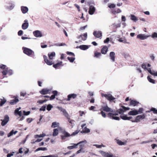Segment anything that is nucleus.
I'll return each mask as SVG.
<instances>
[{"mask_svg":"<svg viewBox=\"0 0 157 157\" xmlns=\"http://www.w3.org/2000/svg\"><path fill=\"white\" fill-rule=\"evenodd\" d=\"M18 101V99L17 97H15L14 99L11 100L10 103V105H13L16 104Z\"/></svg>","mask_w":157,"mask_h":157,"instance_id":"nucleus-21","label":"nucleus"},{"mask_svg":"<svg viewBox=\"0 0 157 157\" xmlns=\"http://www.w3.org/2000/svg\"><path fill=\"white\" fill-rule=\"evenodd\" d=\"M52 93L53 94V95H54L55 96H57L58 95V92L56 90L53 91Z\"/></svg>","mask_w":157,"mask_h":157,"instance_id":"nucleus-61","label":"nucleus"},{"mask_svg":"<svg viewBox=\"0 0 157 157\" xmlns=\"http://www.w3.org/2000/svg\"><path fill=\"white\" fill-rule=\"evenodd\" d=\"M86 140H84L82 141H80L77 144H74V145H72L71 146H68L67 147V148L69 149H74L75 148H76L77 147V146L79 145V144H81L82 143H86Z\"/></svg>","mask_w":157,"mask_h":157,"instance_id":"nucleus-12","label":"nucleus"},{"mask_svg":"<svg viewBox=\"0 0 157 157\" xmlns=\"http://www.w3.org/2000/svg\"><path fill=\"white\" fill-rule=\"evenodd\" d=\"M116 6V5H115L114 4H111L110 5H109L108 6V7L110 8H115Z\"/></svg>","mask_w":157,"mask_h":157,"instance_id":"nucleus-58","label":"nucleus"},{"mask_svg":"<svg viewBox=\"0 0 157 157\" xmlns=\"http://www.w3.org/2000/svg\"><path fill=\"white\" fill-rule=\"evenodd\" d=\"M9 117L7 115H6L5 116L4 119L3 120H2V122L1 123V124L2 126H4L6 125V123L8 122L9 121Z\"/></svg>","mask_w":157,"mask_h":157,"instance_id":"nucleus-13","label":"nucleus"},{"mask_svg":"<svg viewBox=\"0 0 157 157\" xmlns=\"http://www.w3.org/2000/svg\"><path fill=\"white\" fill-rule=\"evenodd\" d=\"M115 140H116V141L117 143L119 145H125L126 144V141H125L124 142H122V141H121V140H118V139H116Z\"/></svg>","mask_w":157,"mask_h":157,"instance_id":"nucleus-25","label":"nucleus"},{"mask_svg":"<svg viewBox=\"0 0 157 157\" xmlns=\"http://www.w3.org/2000/svg\"><path fill=\"white\" fill-rule=\"evenodd\" d=\"M151 37L153 39H154L155 38H157V33L156 32H154L151 34Z\"/></svg>","mask_w":157,"mask_h":157,"instance_id":"nucleus-46","label":"nucleus"},{"mask_svg":"<svg viewBox=\"0 0 157 157\" xmlns=\"http://www.w3.org/2000/svg\"><path fill=\"white\" fill-rule=\"evenodd\" d=\"M51 89L44 88L42 89L40 91V93L42 94L45 95L51 93Z\"/></svg>","mask_w":157,"mask_h":157,"instance_id":"nucleus-7","label":"nucleus"},{"mask_svg":"<svg viewBox=\"0 0 157 157\" xmlns=\"http://www.w3.org/2000/svg\"><path fill=\"white\" fill-rule=\"evenodd\" d=\"M23 33V31L21 30H20L18 32V34L19 36H21L22 34Z\"/></svg>","mask_w":157,"mask_h":157,"instance_id":"nucleus-63","label":"nucleus"},{"mask_svg":"<svg viewBox=\"0 0 157 157\" xmlns=\"http://www.w3.org/2000/svg\"><path fill=\"white\" fill-rule=\"evenodd\" d=\"M24 22L25 23L22 25V28L24 30L27 29L29 26V23L27 22L28 21L27 20H25Z\"/></svg>","mask_w":157,"mask_h":157,"instance_id":"nucleus-18","label":"nucleus"},{"mask_svg":"<svg viewBox=\"0 0 157 157\" xmlns=\"http://www.w3.org/2000/svg\"><path fill=\"white\" fill-rule=\"evenodd\" d=\"M131 19L133 21H136L138 20V19H137L136 17L134 15H131Z\"/></svg>","mask_w":157,"mask_h":157,"instance_id":"nucleus-40","label":"nucleus"},{"mask_svg":"<svg viewBox=\"0 0 157 157\" xmlns=\"http://www.w3.org/2000/svg\"><path fill=\"white\" fill-rule=\"evenodd\" d=\"M93 34L95 37L97 38H99L102 35V33L100 31H94Z\"/></svg>","mask_w":157,"mask_h":157,"instance_id":"nucleus-15","label":"nucleus"},{"mask_svg":"<svg viewBox=\"0 0 157 157\" xmlns=\"http://www.w3.org/2000/svg\"><path fill=\"white\" fill-rule=\"evenodd\" d=\"M45 136V134L44 133H43L41 134H40V135H35V137L36 138H38V137H39V138L43 137H44Z\"/></svg>","mask_w":157,"mask_h":157,"instance_id":"nucleus-38","label":"nucleus"},{"mask_svg":"<svg viewBox=\"0 0 157 157\" xmlns=\"http://www.w3.org/2000/svg\"><path fill=\"white\" fill-rule=\"evenodd\" d=\"M28 123H30L32 121V119L31 118H28L26 119Z\"/></svg>","mask_w":157,"mask_h":157,"instance_id":"nucleus-64","label":"nucleus"},{"mask_svg":"<svg viewBox=\"0 0 157 157\" xmlns=\"http://www.w3.org/2000/svg\"><path fill=\"white\" fill-rule=\"evenodd\" d=\"M145 117V114H143L142 115H140L137 116L136 118L135 121H132L133 122H139L140 120L144 119Z\"/></svg>","mask_w":157,"mask_h":157,"instance_id":"nucleus-8","label":"nucleus"},{"mask_svg":"<svg viewBox=\"0 0 157 157\" xmlns=\"http://www.w3.org/2000/svg\"><path fill=\"white\" fill-rule=\"evenodd\" d=\"M15 114H18L19 116H21L22 115V112L21 111H18V109H16L14 112Z\"/></svg>","mask_w":157,"mask_h":157,"instance_id":"nucleus-33","label":"nucleus"},{"mask_svg":"<svg viewBox=\"0 0 157 157\" xmlns=\"http://www.w3.org/2000/svg\"><path fill=\"white\" fill-rule=\"evenodd\" d=\"M79 132V131L77 130L70 135L65 131H62L61 132L62 134L61 135V138L62 140H65L66 137H69L70 136H75Z\"/></svg>","mask_w":157,"mask_h":157,"instance_id":"nucleus-2","label":"nucleus"},{"mask_svg":"<svg viewBox=\"0 0 157 157\" xmlns=\"http://www.w3.org/2000/svg\"><path fill=\"white\" fill-rule=\"evenodd\" d=\"M118 115V113L115 112L113 113H110L108 114V117L110 118L116 120H119L120 119V118L119 117L114 116Z\"/></svg>","mask_w":157,"mask_h":157,"instance_id":"nucleus-4","label":"nucleus"},{"mask_svg":"<svg viewBox=\"0 0 157 157\" xmlns=\"http://www.w3.org/2000/svg\"><path fill=\"white\" fill-rule=\"evenodd\" d=\"M109 56L113 62H114L115 61V53L113 52H111L110 53Z\"/></svg>","mask_w":157,"mask_h":157,"instance_id":"nucleus-23","label":"nucleus"},{"mask_svg":"<svg viewBox=\"0 0 157 157\" xmlns=\"http://www.w3.org/2000/svg\"><path fill=\"white\" fill-rule=\"evenodd\" d=\"M95 10V8L92 6H90L89 7V13L90 15L94 14Z\"/></svg>","mask_w":157,"mask_h":157,"instance_id":"nucleus-19","label":"nucleus"},{"mask_svg":"<svg viewBox=\"0 0 157 157\" xmlns=\"http://www.w3.org/2000/svg\"><path fill=\"white\" fill-rule=\"evenodd\" d=\"M67 54L68 55L72 56H74V57L75 56V54L72 52H67Z\"/></svg>","mask_w":157,"mask_h":157,"instance_id":"nucleus-54","label":"nucleus"},{"mask_svg":"<svg viewBox=\"0 0 157 157\" xmlns=\"http://www.w3.org/2000/svg\"><path fill=\"white\" fill-rule=\"evenodd\" d=\"M14 153V152H12L11 153L8 154L7 155V157H11L13 155V154Z\"/></svg>","mask_w":157,"mask_h":157,"instance_id":"nucleus-62","label":"nucleus"},{"mask_svg":"<svg viewBox=\"0 0 157 157\" xmlns=\"http://www.w3.org/2000/svg\"><path fill=\"white\" fill-rule=\"evenodd\" d=\"M52 107V106L51 104H48L47 106V109L48 111H50Z\"/></svg>","mask_w":157,"mask_h":157,"instance_id":"nucleus-50","label":"nucleus"},{"mask_svg":"<svg viewBox=\"0 0 157 157\" xmlns=\"http://www.w3.org/2000/svg\"><path fill=\"white\" fill-rule=\"evenodd\" d=\"M108 48L106 46H104L101 50V52L102 54L105 55L108 51Z\"/></svg>","mask_w":157,"mask_h":157,"instance_id":"nucleus-14","label":"nucleus"},{"mask_svg":"<svg viewBox=\"0 0 157 157\" xmlns=\"http://www.w3.org/2000/svg\"><path fill=\"white\" fill-rule=\"evenodd\" d=\"M101 96L102 97H105L107 99L110 101H113L115 99V98L112 96L110 94H107L102 93L101 94Z\"/></svg>","mask_w":157,"mask_h":157,"instance_id":"nucleus-5","label":"nucleus"},{"mask_svg":"<svg viewBox=\"0 0 157 157\" xmlns=\"http://www.w3.org/2000/svg\"><path fill=\"white\" fill-rule=\"evenodd\" d=\"M113 155L112 154H110L109 152H107L106 154L107 157H113Z\"/></svg>","mask_w":157,"mask_h":157,"instance_id":"nucleus-59","label":"nucleus"},{"mask_svg":"<svg viewBox=\"0 0 157 157\" xmlns=\"http://www.w3.org/2000/svg\"><path fill=\"white\" fill-rule=\"evenodd\" d=\"M17 131H14L13 130H12L8 134V136L9 137L12 136L13 134H15L17 132Z\"/></svg>","mask_w":157,"mask_h":157,"instance_id":"nucleus-36","label":"nucleus"},{"mask_svg":"<svg viewBox=\"0 0 157 157\" xmlns=\"http://www.w3.org/2000/svg\"><path fill=\"white\" fill-rule=\"evenodd\" d=\"M101 56V52H96L94 53V56L96 58H98Z\"/></svg>","mask_w":157,"mask_h":157,"instance_id":"nucleus-34","label":"nucleus"},{"mask_svg":"<svg viewBox=\"0 0 157 157\" xmlns=\"http://www.w3.org/2000/svg\"><path fill=\"white\" fill-rule=\"evenodd\" d=\"M47 149L45 147H39L37 148L36 150L35 151H37L40 150L42 151H47Z\"/></svg>","mask_w":157,"mask_h":157,"instance_id":"nucleus-35","label":"nucleus"},{"mask_svg":"<svg viewBox=\"0 0 157 157\" xmlns=\"http://www.w3.org/2000/svg\"><path fill=\"white\" fill-rule=\"evenodd\" d=\"M23 114L25 116H27L29 115L30 113V111H28L27 112H26L25 111H23Z\"/></svg>","mask_w":157,"mask_h":157,"instance_id":"nucleus-53","label":"nucleus"},{"mask_svg":"<svg viewBox=\"0 0 157 157\" xmlns=\"http://www.w3.org/2000/svg\"><path fill=\"white\" fill-rule=\"evenodd\" d=\"M77 96V94H69L67 96V101H70L71 98L75 99L76 98Z\"/></svg>","mask_w":157,"mask_h":157,"instance_id":"nucleus-16","label":"nucleus"},{"mask_svg":"<svg viewBox=\"0 0 157 157\" xmlns=\"http://www.w3.org/2000/svg\"><path fill=\"white\" fill-rule=\"evenodd\" d=\"M7 70L8 68H6L2 72V73L3 75L4 76L7 74Z\"/></svg>","mask_w":157,"mask_h":157,"instance_id":"nucleus-42","label":"nucleus"},{"mask_svg":"<svg viewBox=\"0 0 157 157\" xmlns=\"http://www.w3.org/2000/svg\"><path fill=\"white\" fill-rule=\"evenodd\" d=\"M83 129L80 131L81 133H87L89 132L90 130L88 128H82Z\"/></svg>","mask_w":157,"mask_h":157,"instance_id":"nucleus-32","label":"nucleus"},{"mask_svg":"<svg viewBox=\"0 0 157 157\" xmlns=\"http://www.w3.org/2000/svg\"><path fill=\"white\" fill-rule=\"evenodd\" d=\"M43 58L44 62L48 65H53V67L56 69L59 68L60 67L63 66V63L62 61L57 63L55 64H54V63L51 60H49L47 57L45 55L43 56Z\"/></svg>","mask_w":157,"mask_h":157,"instance_id":"nucleus-1","label":"nucleus"},{"mask_svg":"<svg viewBox=\"0 0 157 157\" xmlns=\"http://www.w3.org/2000/svg\"><path fill=\"white\" fill-rule=\"evenodd\" d=\"M94 146H95L96 147L98 148H101V147H105V146L103 145L102 144L101 145H99L98 144H94Z\"/></svg>","mask_w":157,"mask_h":157,"instance_id":"nucleus-49","label":"nucleus"},{"mask_svg":"<svg viewBox=\"0 0 157 157\" xmlns=\"http://www.w3.org/2000/svg\"><path fill=\"white\" fill-rule=\"evenodd\" d=\"M68 122L71 124H74V123L75 122V121L73 120H71L70 118H69V119H68Z\"/></svg>","mask_w":157,"mask_h":157,"instance_id":"nucleus-57","label":"nucleus"},{"mask_svg":"<svg viewBox=\"0 0 157 157\" xmlns=\"http://www.w3.org/2000/svg\"><path fill=\"white\" fill-rule=\"evenodd\" d=\"M47 101H48V100L46 99H45L44 100H40L37 101V103H39L40 104H42L43 103L46 102Z\"/></svg>","mask_w":157,"mask_h":157,"instance_id":"nucleus-47","label":"nucleus"},{"mask_svg":"<svg viewBox=\"0 0 157 157\" xmlns=\"http://www.w3.org/2000/svg\"><path fill=\"white\" fill-rule=\"evenodd\" d=\"M21 10L22 13L24 14L26 13L28 11V8L26 6H21Z\"/></svg>","mask_w":157,"mask_h":157,"instance_id":"nucleus-24","label":"nucleus"},{"mask_svg":"<svg viewBox=\"0 0 157 157\" xmlns=\"http://www.w3.org/2000/svg\"><path fill=\"white\" fill-rule=\"evenodd\" d=\"M99 152L101 154V155L104 157L106 156V154L107 153H106L102 151H100Z\"/></svg>","mask_w":157,"mask_h":157,"instance_id":"nucleus-43","label":"nucleus"},{"mask_svg":"<svg viewBox=\"0 0 157 157\" xmlns=\"http://www.w3.org/2000/svg\"><path fill=\"white\" fill-rule=\"evenodd\" d=\"M23 52L29 56H31L34 55V52L31 49L27 48H22Z\"/></svg>","mask_w":157,"mask_h":157,"instance_id":"nucleus-3","label":"nucleus"},{"mask_svg":"<svg viewBox=\"0 0 157 157\" xmlns=\"http://www.w3.org/2000/svg\"><path fill=\"white\" fill-rule=\"evenodd\" d=\"M112 13L115 15L116 13H119L121 12V10L119 9H113L111 11Z\"/></svg>","mask_w":157,"mask_h":157,"instance_id":"nucleus-26","label":"nucleus"},{"mask_svg":"<svg viewBox=\"0 0 157 157\" xmlns=\"http://www.w3.org/2000/svg\"><path fill=\"white\" fill-rule=\"evenodd\" d=\"M55 56L56 53L54 52L49 53L48 54V56L49 59V60H52L53 59V57H55Z\"/></svg>","mask_w":157,"mask_h":157,"instance_id":"nucleus-22","label":"nucleus"},{"mask_svg":"<svg viewBox=\"0 0 157 157\" xmlns=\"http://www.w3.org/2000/svg\"><path fill=\"white\" fill-rule=\"evenodd\" d=\"M128 114L131 115H136L138 114V113L137 112L136 110H134L129 111Z\"/></svg>","mask_w":157,"mask_h":157,"instance_id":"nucleus-27","label":"nucleus"},{"mask_svg":"<svg viewBox=\"0 0 157 157\" xmlns=\"http://www.w3.org/2000/svg\"><path fill=\"white\" fill-rule=\"evenodd\" d=\"M79 48L81 50H85L89 48L88 46L85 45H82L79 46Z\"/></svg>","mask_w":157,"mask_h":157,"instance_id":"nucleus-31","label":"nucleus"},{"mask_svg":"<svg viewBox=\"0 0 157 157\" xmlns=\"http://www.w3.org/2000/svg\"><path fill=\"white\" fill-rule=\"evenodd\" d=\"M67 59L71 63H73L74 61L75 60V57H68L67 58Z\"/></svg>","mask_w":157,"mask_h":157,"instance_id":"nucleus-39","label":"nucleus"},{"mask_svg":"<svg viewBox=\"0 0 157 157\" xmlns=\"http://www.w3.org/2000/svg\"><path fill=\"white\" fill-rule=\"evenodd\" d=\"M34 36L36 37H40L42 36V34L39 30H36L33 32Z\"/></svg>","mask_w":157,"mask_h":157,"instance_id":"nucleus-17","label":"nucleus"},{"mask_svg":"<svg viewBox=\"0 0 157 157\" xmlns=\"http://www.w3.org/2000/svg\"><path fill=\"white\" fill-rule=\"evenodd\" d=\"M120 117L124 120H130L132 117H128L126 115L120 116Z\"/></svg>","mask_w":157,"mask_h":157,"instance_id":"nucleus-28","label":"nucleus"},{"mask_svg":"<svg viewBox=\"0 0 157 157\" xmlns=\"http://www.w3.org/2000/svg\"><path fill=\"white\" fill-rule=\"evenodd\" d=\"M100 110H102L106 112H113V110L109 107L107 105L102 106Z\"/></svg>","mask_w":157,"mask_h":157,"instance_id":"nucleus-10","label":"nucleus"},{"mask_svg":"<svg viewBox=\"0 0 157 157\" xmlns=\"http://www.w3.org/2000/svg\"><path fill=\"white\" fill-rule=\"evenodd\" d=\"M146 36L144 34H139L137 35V38L141 40H144L147 39V37L150 36Z\"/></svg>","mask_w":157,"mask_h":157,"instance_id":"nucleus-11","label":"nucleus"},{"mask_svg":"<svg viewBox=\"0 0 157 157\" xmlns=\"http://www.w3.org/2000/svg\"><path fill=\"white\" fill-rule=\"evenodd\" d=\"M101 111L100 113H98L99 114H101L102 116L104 117H106V115L105 113L102 110H100Z\"/></svg>","mask_w":157,"mask_h":157,"instance_id":"nucleus-44","label":"nucleus"},{"mask_svg":"<svg viewBox=\"0 0 157 157\" xmlns=\"http://www.w3.org/2000/svg\"><path fill=\"white\" fill-rule=\"evenodd\" d=\"M59 134V129L57 128H56L53 130L52 133V136H57Z\"/></svg>","mask_w":157,"mask_h":157,"instance_id":"nucleus-29","label":"nucleus"},{"mask_svg":"<svg viewBox=\"0 0 157 157\" xmlns=\"http://www.w3.org/2000/svg\"><path fill=\"white\" fill-rule=\"evenodd\" d=\"M87 143V141L86 140V143H82L81 144H80V148H81V149H82L83 147L84 146V145L85 144H86Z\"/></svg>","mask_w":157,"mask_h":157,"instance_id":"nucleus-48","label":"nucleus"},{"mask_svg":"<svg viewBox=\"0 0 157 157\" xmlns=\"http://www.w3.org/2000/svg\"><path fill=\"white\" fill-rule=\"evenodd\" d=\"M143 109L142 108H140L139 110H137V112L138 113V114L139 113H143Z\"/></svg>","mask_w":157,"mask_h":157,"instance_id":"nucleus-52","label":"nucleus"},{"mask_svg":"<svg viewBox=\"0 0 157 157\" xmlns=\"http://www.w3.org/2000/svg\"><path fill=\"white\" fill-rule=\"evenodd\" d=\"M83 36L84 37V38H83L82 37V40H85L87 37V33H84Z\"/></svg>","mask_w":157,"mask_h":157,"instance_id":"nucleus-51","label":"nucleus"},{"mask_svg":"<svg viewBox=\"0 0 157 157\" xmlns=\"http://www.w3.org/2000/svg\"><path fill=\"white\" fill-rule=\"evenodd\" d=\"M6 66L5 65L2 64H0V68L5 70L6 68Z\"/></svg>","mask_w":157,"mask_h":157,"instance_id":"nucleus-56","label":"nucleus"},{"mask_svg":"<svg viewBox=\"0 0 157 157\" xmlns=\"http://www.w3.org/2000/svg\"><path fill=\"white\" fill-rule=\"evenodd\" d=\"M46 108V106H42L40 109V111H44L45 110Z\"/></svg>","mask_w":157,"mask_h":157,"instance_id":"nucleus-60","label":"nucleus"},{"mask_svg":"<svg viewBox=\"0 0 157 157\" xmlns=\"http://www.w3.org/2000/svg\"><path fill=\"white\" fill-rule=\"evenodd\" d=\"M147 78L148 81L152 83H155V81L153 79L151 78L150 76H148L147 77Z\"/></svg>","mask_w":157,"mask_h":157,"instance_id":"nucleus-37","label":"nucleus"},{"mask_svg":"<svg viewBox=\"0 0 157 157\" xmlns=\"http://www.w3.org/2000/svg\"><path fill=\"white\" fill-rule=\"evenodd\" d=\"M59 124L57 122H54L52 123L51 126L52 128H59Z\"/></svg>","mask_w":157,"mask_h":157,"instance_id":"nucleus-30","label":"nucleus"},{"mask_svg":"<svg viewBox=\"0 0 157 157\" xmlns=\"http://www.w3.org/2000/svg\"><path fill=\"white\" fill-rule=\"evenodd\" d=\"M122 109H120L117 110L116 112L117 113H119L120 114H123L124 112L126 111L127 110H129L130 109L129 108L126 107L124 106H122Z\"/></svg>","mask_w":157,"mask_h":157,"instance_id":"nucleus-6","label":"nucleus"},{"mask_svg":"<svg viewBox=\"0 0 157 157\" xmlns=\"http://www.w3.org/2000/svg\"><path fill=\"white\" fill-rule=\"evenodd\" d=\"M150 111H153V113L154 114H157V109L154 108H152Z\"/></svg>","mask_w":157,"mask_h":157,"instance_id":"nucleus-45","label":"nucleus"},{"mask_svg":"<svg viewBox=\"0 0 157 157\" xmlns=\"http://www.w3.org/2000/svg\"><path fill=\"white\" fill-rule=\"evenodd\" d=\"M58 108L59 110L63 112L64 115L68 119H69L70 118V116L65 109H63L61 107H58Z\"/></svg>","mask_w":157,"mask_h":157,"instance_id":"nucleus-9","label":"nucleus"},{"mask_svg":"<svg viewBox=\"0 0 157 157\" xmlns=\"http://www.w3.org/2000/svg\"><path fill=\"white\" fill-rule=\"evenodd\" d=\"M139 103V102L137 101L132 100H131L129 105H132L134 106H137Z\"/></svg>","mask_w":157,"mask_h":157,"instance_id":"nucleus-20","label":"nucleus"},{"mask_svg":"<svg viewBox=\"0 0 157 157\" xmlns=\"http://www.w3.org/2000/svg\"><path fill=\"white\" fill-rule=\"evenodd\" d=\"M6 102V100L5 99H1L0 106H2Z\"/></svg>","mask_w":157,"mask_h":157,"instance_id":"nucleus-41","label":"nucleus"},{"mask_svg":"<svg viewBox=\"0 0 157 157\" xmlns=\"http://www.w3.org/2000/svg\"><path fill=\"white\" fill-rule=\"evenodd\" d=\"M13 71L11 70H8V69L7 70V74H8L9 75H10L13 74Z\"/></svg>","mask_w":157,"mask_h":157,"instance_id":"nucleus-55","label":"nucleus"}]
</instances>
